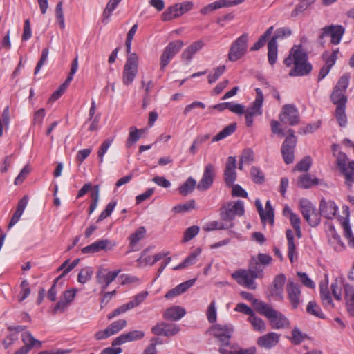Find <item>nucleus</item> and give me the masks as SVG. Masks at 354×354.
Instances as JSON below:
<instances>
[{
  "mask_svg": "<svg viewBox=\"0 0 354 354\" xmlns=\"http://www.w3.org/2000/svg\"><path fill=\"white\" fill-rule=\"evenodd\" d=\"M284 64L288 67L294 65L289 73L290 76L306 75L312 70V66L307 62L306 54L298 46L292 48L289 55L284 59Z\"/></svg>",
  "mask_w": 354,
  "mask_h": 354,
  "instance_id": "obj_1",
  "label": "nucleus"
},
{
  "mask_svg": "<svg viewBox=\"0 0 354 354\" xmlns=\"http://www.w3.org/2000/svg\"><path fill=\"white\" fill-rule=\"evenodd\" d=\"M253 304L260 314L270 320L272 328L281 329L289 326L290 322L287 317L270 305L257 299L254 300Z\"/></svg>",
  "mask_w": 354,
  "mask_h": 354,
  "instance_id": "obj_2",
  "label": "nucleus"
},
{
  "mask_svg": "<svg viewBox=\"0 0 354 354\" xmlns=\"http://www.w3.org/2000/svg\"><path fill=\"white\" fill-rule=\"evenodd\" d=\"M263 275V268L257 263L255 267L250 268L248 270H239L232 274V277L237 283L249 289L256 288L255 279L261 278Z\"/></svg>",
  "mask_w": 354,
  "mask_h": 354,
  "instance_id": "obj_3",
  "label": "nucleus"
},
{
  "mask_svg": "<svg viewBox=\"0 0 354 354\" xmlns=\"http://www.w3.org/2000/svg\"><path fill=\"white\" fill-rule=\"evenodd\" d=\"M349 80L350 75L347 73L344 74L333 88L330 98L336 107L346 106L347 102L346 92L349 84Z\"/></svg>",
  "mask_w": 354,
  "mask_h": 354,
  "instance_id": "obj_4",
  "label": "nucleus"
},
{
  "mask_svg": "<svg viewBox=\"0 0 354 354\" xmlns=\"http://www.w3.org/2000/svg\"><path fill=\"white\" fill-rule=\"evenodd\" d=\"M256 97L254 100L245 110V120L247 127H250L253 125L254 119L256 116L263 114V104L264 96L263 91L259 88H255Z\"/></svg>",
  "mask_w": 354,
  "mask_h": 354,
  "instance_id": "obj_5",
  "label": "nucleus"
},
{
  "mask_svg": "<svg viewBox=\"0 0 354 354\" xmlns=\"http://www.w3.org/2000/svg\"><path fill=\"white\" fill-rule=\"evenodd\" d=\"M337 166L344 177V184L348 189H351L354 184V162L348 161L344 154H339L337 159Z\"/></svg>",
  "mask_w": 354,
  "mask_h": 354,
  "instance_id": "obj_6",
  "label": "nucleus"
},
{
  "mask_svg": "<svg viewBox=\"0 0 354 354\" xmlns=\"http://www.w3.org/2000/svg\"><path fill=\"white\" fill-rule=\"evenodd\" d=\"M244 214L243 202L239 200L235 203H227L220 209V217L225 224L233 223L236 216H241Z\"/></svg>",
  "mask_w": 354,
  "mask_h": 354,
  "instance_id": "obj_7",
  "label": "nucleus"
},
{
  "mask_svg": "<svg viewBox=\"0 0 354 354\" xmlns=\"http://www.w3.org/2000/svg\"><path fill=\"white\" fill-rule=\"evenodd\" d=\"M299 207L304 218L310 226L315 227L320 223V216L315 205L310 201L306 198L300 199Z\"/></svg>",
  "mask_w": 354,
  "mask_h": 354,
  "instance_id": "obj_8",
  "label": "nucleus"
},
{
  "mask_svg": "<svg viewBox=\"0 0 354 354\" xmlns=\"http://www.w3.org/2000/svg\"><path fill=\"white\" fill-rule=\"evenodd\" d=\"M138 70V57L135 53L128 55L124 66L122 73V82L129 86L133 83L137 75Z\"/></svg>",
  "mask_w": 354,
  "mask_h": 354,
  "instance_id": "obj_9",
  "label": "nucleus"
},
{
  "mask_svg": "<svg viewBox=\"0 0 354 354\" xmlns=\"http://www.w3.org/2000/svg\"><path fill=\"white\" fill-rule=\"evenodd\" d=\"M344 32L345 28L342 25L326 26L320 29L318 39L319 42L323 44V39L325 37H329L331 44L337 45L341 42Z\"/></svg>",
  "mask_w": 354,
  "mask_h": 354,
  "instance_id": "obj_10",
  "label": "nucleus"
},
{
  "mask_svg": "<svg viewBox=\"0 0 354 354\" xmlns=\"http://www.w3.org/2000/svg\"><path fill=\"white\" fill-rule=\"evenodd\" d=\"M248 35L242 34L234 41L230 48L228 59L231 62H236L241 59L248 50Z\"/></svg>",
  "mask_w": 354,
  "mask_h": 354,
  "instance_id": "obj_11",
  "label": "nucleus"
},
{
  "mask_svg": "<svg viewBox=\"0 0 354 354\" xmlns=\"http://www.w3.org/2000/svg\"><path fill=\"white\" fill-rule=\"evenodd\" d=\"M194 8V3L190 1H185L182 3H176L168 7L162 14L163 21H170L174 18L179 17L185 13L190 11Z\"/></svg>",
  "mask_w": 354,
  "mask_h": 354,
  "instance_id": "obj_12",
  "label": "nucleus"
},
{
  "mask_svg": "<svg viewBox=\"0 0 354 354\" xmlns=\"http://www.w3.org/2000/svg\"><path fill=\"white\" fill-rule=\"evenodd\" d=\"M211 330L214 337L222 343V346H229L230 339L234 332L232 324H215L212 326Z\"/></svg>",
  "mask_w": 354,
  "mask_h": 354,
  "instance_id": "obj_13",
  "label": "nucleus"
},
{
  "mask_svg": "<svg viewBox=\"0 0 354 354\" xmlns=\"http://www.w3.org/2000/svg\"><path fill=\"white\" fill-rule=\"evenodd\" d=\"M288 134L281 146V154L285 162L290 164L294 160V149L296 146L297 138L291 129L288 130Z\"/></svg>",
  "mask_w": 354,
  "mask_h": 354,
  "instance_id": "obj_14",
  "label": "nucleus"
},
{
  "mask_svg": "<svg viewBox=\"0 0 354 354\" xmlns=\"http://www.w3.org/2000/svg\"><path fill=\"white\" fill-rule=\"evenodd\" d=\"M279 119L283 123L294 126L299 122V113L295 105L286 104L279 114Z\"/></svg>",
  "mask_w": 354,
  "mask_h": 354,
  "instance_id": "obj_15",
  "label": "nucleus"
},
{
  "mask_svg": "<svg viewBox=\"0 0 354 354\" xmlns=\"http://www.w3.org/2000/svg\"><path fill=\"white\" fill-rule=\"evenodd\" d=\"M115 245V242L109 239H97L93 243L82 248L81 251L83 254H94L102 250H111Z\"/></svg>",
  "mask_w": 354,
  "mask_h": 354,
  "instance_id": "obj_16",
  "label": "nucleus"
},
{
  "mask_svg": "<svg viewBox=\"0 0 354 354\" xmlns=\"http://www.w3.org/2000/svg\"><path fill=\"white\" fill-rule=\"evenodd\" d=\"M77 292V289L75 288L64 291L60 300L55 305L53 313L54 314L64 313L74 300Z\"/></svg>",
  "mask_w": 354,
  "mask_h": 354,
  "instance_id": "obj_17",
  "label": "nucleus"
},
{
  "mask_svg": "<svg viewBox=\"0 0 354 354\" xmlns=\"http://www.w3.org/2000/svg\"><path fill=\"white\" fill-rule=\"evenodd\" d=\"M288 299L293 310L298 308L301 303V286L294 281H289L286 285Z\"/></svg>",
  "mask_w": 354,
  "mask_h": 354,
  "instance_id": "obj_18",
  "label": "nucleus"
},
{
  "mask_svg": "<svg viewBox=\"0 0 354 354\" xmlns=\"http://www.w3.org/2000/svg\"><path fill=\"white\" fill-rule=\"evenodd\" d=\"M215 175L216 171L214 166L210 163L207 164L204 167L202 178L197 184V189L199 191L209 189L214 183Z\"/></svg>",
  "mask_w": 354,
  "mask_h": 354,
  "instance_id": "obj_19",
  "label": "nucleus"
},
{
  "mask_svg": "<svg viewBox=\"0 0 354 354\" xmlns=\"http://www.w3.org/2000/svg\"><path fill=\"white\" fill-rule=\"evenodd\" d=\"M236 160L234 156L227 158L224 169V180L227 186L231 187L236 180Z\"/></svg>",
  "mask_w": 354,
  "mask_h": 354,
  "instance_id": "obj_20",
  "label": "nucleus"
},
{
  "mask_svg": "<svg viewBox=\"0 0 354 354\" xmlns=\"http://www.w3.org/2000/svg\"><path fill=\"white\" fill-rule=\"evenodd\" d=\"M120 272V269L115 271L99 270L96 274L97 283L102 286V290H105L116 279Z\"/></svg>",
  "mask_w": 354,
  "mask_h": 354,
  "instance_id": "obj_21",
  "label": "nucleus"
},
{
  "mask_svg": "<svg viewBox=\"0 0 354 354\" xmlns=\"http://www.w3.org/2000/svg\"><path fill=\"white\" fill-rule=\"evenodd\" d=\"M326 234L328 243L335 251H342L345 246L341 240L340 236L336 232L335 227L331 223L326 224Z\"/></svg>",
  "mask_w": 354,
  "mask_h": 354,
  "instance_id": "obj_22",
  "label": "nucleus"
},
{
  "mask_svg": "<svg viewBox=\"0 0 354 354\" xmlns=\"http://www.w3.org/2000/svg\"><path fill=\"white\" fill-rule=\"evenodd\" d=\"M149 250L148 248L144 250L140 258L137 259V262L140 266H153L156 262L169 254V252H162L151 256L149 254Z\"/></svg>",
  "mask_w": 354,
  "mask_h": 354,
  "instance_id": "obj_23",
  "label": "nucleus"
},
{
  "mask_svg": "<svg viewBox=\"0 0 354 354\" xmlns=\"http://www.w3.org/2000/svg\"><path fill=\"white\" fill-rule=\"evenodd\" d=\"M287 239V255L291 263H295L298 259V252L295 241V234L292 230L288 229L286 231Z\"/></svg>",
  "mask_w": 354,
  "mask_h": 354,
  "instance_id": "obj_24",
  "label": "nucleus"
},
{
  "mask_svg": "<svg viewBox=\"0 0 354 354\" xmlns=\"http://www.w3.org/2000/svg\"><path fill=\"white\" fill-rule=\"evenodd\" d=\"M338 209V206L333 201L322 199L320 201V214L328 219H333L335 216Z\"/></svg>",
  "mask_w": 354,
  "mask_h": 354,
  "instance_id": "obj_25",
  "label": "nucleus"
},
{
  "mask_svg": "<svg viewBox=\"0 0 354 354\" xmlns=\"http://www.w3.org/2000/svg\"><path fill=\"white\" fill-rule=\"evenodd\" d=\"M242 2L241 0L238 1H229V0H218L214 1L212 3H209L203 8L201 9L200 13L203 15H206L215 10L224 8V7H231L233 6H236Z\"/></svg>",
  "mask_w": 354,
  "mask_h": 354,
  "instance_id": "obj_26",
  "label": "nucleus"
},
{
  "mask_svg": "<svg viewBox=\"0 0 354 354\" xmlns=\"http://www.w3.org/2000/svg\"><path fill=\"white\" fill-rule=\"evenodd\" d=\"M145 336V333L142 330H131L127 333L122 334L113 339L112 345L113 346L121 345L128 342L141 339Z\"/></svg>",
  "mask_w": 354,
  "mask_h": 354,
  "instance_id": "obj_27",
  "label": "nucleus"
},
{
  "mask_svg": "<svg viewBox=\"0 0 354 354\" xmlns=\"http://www.w3.org/2000/svg\"><path fill=\"white\" fill-rule=\"evenodd\" d=\"M279 337L280 335L279 334L271 332L259 337L257 339V344L262 348L270 349L278 344Z\"/></svg>",
  "mask_w": 354,
  "mask_h": 354,
  "instance_id": "obj_28",
  "label": "nucleus"
},
{
  "mask_svg": "<svg viewBox=\"0 0 354 354\" xmlns=\"http://www.w3.org/2000/svg\"><path fill=\"white\" fill-rule=\"evenodd\" d=\"M344 290L347 311L354 317V287L346 283L344 286Z\"/></svg>",
  "mask_w": 354,
  "mask_h": 354,
  "instance_id": "obj_29",
  "label": "nucleus"
},
{
  "mask_svg": "<svg viewBox=\"0 0 354 354\" xmlns=\"http://www.w3.org/2000/svg\"><path fill=\"white\" fill-rule=\"evenodd\" d=\"M203 46L204 42L202 40L193 42L183 50L181 55L182 59L188 62L191 61L194 54L202 49Z\"/></svg>",
  "mask_w": 354,
  "mask_h": 354,
  "instance_id": "obj_30",
  "label": "nucleus"
},
{
  "mask_svg": "<svg viewBox=\"0 0 354 354\" xmlns=\"http://www.w3.org/2000/svg\"><path fill=\"white\" fill-rule=\"evenodd\" d=\"M319 292L322 303L325 308H334V304L328 288V282L319 284Z\"/></svg>",
  "mask_w": 354,
  "mask_h": 354,
  "instance_id": "obj_31",
  "label": "nucleus"
},
{
  "mask_svg": "<svg viewBox=\"0 0 354 354\" xmlns=\"http://www.w3.org/2000/svg\"><path fill=\"white\" fill-rule=\"evenodd\" d=\"M286 281V276L283 274L277 275L273 281L272 293L280 299L283 298V286Z\"/></svg>",
  "mask_w": 354,
  "mask_h": 354,
  "instance_id": "obj_32",
  "label": "nucleus"
},
{
  "mask_svg": "<svg viewBox=\"0 0 354 354\" xmlns=\"http://www.w3.org/2000/svg\"><path fill=\"white\" fill-rule=\"evenodd\" d=\"M185 313V310L183 308L176 306L167 309L165 312L164 317L167 319L179 320Z\"/></svg>",
  "mask_w": 354,
  "mask_h": 354,
  "instance_id": "obj_33",
  "label": "nucleus"
},
{
  "mask_svg": "<svg viewBox=\"0 0 354 354\" xmlns=\"http://www.w3.org/2000/svg\"><path fill=\"white\" fill-rule=\"evenodd\" d=\"M319 184V179L316 177L311 176L308 174L300 176L297 180V185L299 187L308 189L313 185Z\"/></svg>",
  "mask_w": 354,
  "mask_h": 354,
  "instance_id": "obj_34",
  "label": "nucleus"
},
{
  "mask_svg": "<svg viewBox=\"0 0 354 354\" xmlns=\"http://www.w3.org/2000/svg\"><path fill=\"white\" fill-rule=\"evenodd\" d=\"M21 340L24 344V346H23L22 347H27L28 348V352L34 346H37L38 348L41 347V342L36 339L28 331L22 333Z\"/></svg>",
  "mask_w": 354,
  "mask_h": 354,
  "instance_id": "obj_35",
  "label": "nucleus"
},
{
  "mask_svg": "<svg viewBox=\"0 0 354 354\" xmlns=\"http://www.w3.org/2000/svg\"><path fill=\"white\" fill-rule=\"evenodd\" d=\"M201 253V248H196L181 263L174 267V270H177L194 265L197 261V257L200 255Z\"/></svg>",
  "mask_w": 354,
  "mask_h": 354,
  "instance_id": "obj_36",
  "label": "nucleus"
},
{
  "mask_svg": "<svg viewBox=\"0 0 354 354\" xmlns=\"http://www.w3.org/2000/svg\"><path fill=\"white\" fill-rule=\"evenodd\" d=\"M145 131V129H138L136 127H131L129 128V137L126 141V147L129 148L136 143L142 136V134Z\"/></svg>",
  "mask_w": 354,
  "mask_h": 354,
  "instance_id": "obj_37",
  "label": "nucleus"
},
{
  "mask_svg": "<svg viewBox=\"0 0 354 354\" xmlns=\"http://www.w3.org/2000/svg\"><path fill=\"white\" fill-rule=\"evenodd\" d=\"M274 27H269L266 32L259 38L258 41L250 48L251 51H256L265 46L268 39L273 32Z\"/></svg>",
  "mask_w": 354,
  "mask_h": 354,
  "instance_id": "obj_38",
  "label": "nucleus"
},
{
  "mask_svg": "<svg viewBox=\"0 0 354 354\" xmlns=\"http://www.w3.org/2000/svg\"><path fill=\"white\" fill-rule=\"evenodd\" d=\"M274 27H269L266 32L259 38L258 41L250 48L251 51H256L265 46L268 39L273 32Z\"/></svg>",
  "mask_w": 354,
  "mask_h": 354,
  "instance_id": "obj_39",
  "label": "nucleus"
},
{
  "mask_svg": "<svg viewBox=\"0 0 354 354\" xmlns=\"http://www.w3.org/2000/svg\"><path fill=\"white\" fill-rule=\"evenodd\" d=\"M274 27H269L266 32L259 38L258 41L250 48L251 51H256L265 46L268 39L273 32Z\"/></svg>",
  "mask_w": 354,
  "mask_h": 354,
  "instance_id": "obj_40",
  "label": "nucleus"
},
{
  "mask_svg": "<svg viewBox=\"0 0 354 354\" xmlns=\"http://www.w3.org/2000/svg\"><path fill=\"white\" fill-rule=\"evenodd\" d=\"M197 187L196 181L192 178L189 177L178 188L179 193L183 196H187L190 194L195 187Z\"/></svg>",
  "mask_w": 354,
  "mask_h": 354,
  "instance_id": "obj_41",
  "label": "nucleus"
},
{
  "mask_svg": "<svg viewBox=\"0 0 354 354\" xmlns=\"http://www.w3.org/2000/svg\"><path fill=\"white\" fill-rule=\"evenodd\" d=\"M234 227V223L225 224L222 222H218L217 221H213L211 222H208L205 223V225L203 227V229L205 231H213L216 230H226L230 229Z\"/></svg>",
  "mask_w": 354,
  "mask_h": 354,
  "instance_id": "obj_42",
  "label": "nucleus"
},
{
  "mask_svg": "<svg viewBox=\"0 0 354 354\" xmlns=\"http://www.w3.org/2000/svg\"><path fill=\"white\" fill-rule=\"evenodd\" d=\"M236 128V124L232 123L226 126L222 131L217 133L213 138L212 142H217L225 138L232 134Z\"/></svg>",
  "mask_w": 354,
  "mask_h": 354,
  "instance_id": "obj_43",
  "label": "nucleus"
},
{
  "mask_svg": "<svg viewBox=\"0 0 354 354\" xmlns=\"http://www.w3.org/2000/svg\"><path fill=\"white\" fill-rule=\"evenodd\" d=\"M277 44L274 41H269L268 43V59L270 65L276 63L277 59Z\"/></svg>",
  "mask_w": 354,
  "mask_h": 354,
  "instance_id": "obj_44",
  "label": "nucleus"
},
{
  "mask_svg": "<svg viewBox=\"0 0 354 354\" xmlns=\"http://www.w3.org/2000/svg\"><path fill=\"white\" fill-rule=\"evenodd\" d=\"M306 312L308 314L315 316L321 319L325 318V315L322 312L321 308L316 304V302L313 301H310L308 303L306 307Z\"/></svg>",
  "mask_w": 354,
  "mask_h": 354,
  "instance_id": "obj_45",
  "label": "nucleus"
},
{
  "mask_svg": "<svg viewBox=\"0 0 354 354\" xmlns=\"http://www.w3.org/2000/svg\"><path fill=\"white\" fill-rule=\"evenodd\" d=\"M342 227L344 230V236L348 240L349 245L354 248V236L352 234L348 218H346L342 222Z\"/></svg>",
  "mask_w": 354,
  "mask_h": 354,
  "instance_id": "obj_46",
  "label": "nucleus"
},
{
  "mask_svg": "<svg viewBox=\"0 0 354 354\" xmlns=\"http://www.w3.org/2000/svg\"><path fill=\"white\" fill-rule=\"evenodd\" d=\"M248 321L252 324L254 330L261 333L266 330L265 322L261 318L255 316L254 313L248 317Z\"/></svg>",
  "mask_w": 354,
  "mask_h": 354,
  "instance_id": "obj_47",
  "label": "nucleus"
},
{
  "mask_svg": "<svg viewBox=\"0 0 354 354\" xmlns=\"http://www.w3.org/2000/svg\"><path fill=\"white\" fill-rule=\"evenodd\" d=\"M119 3L118 1L113 0H109L107 3L105 9L103 11L102 21L105 24L108 23L109 21V18L112 15L113 10L117 8Z\"/></svg>",
  "mask_w": 354,
  "mask_h": 354,
  "instance_id": "obj_48",
  "label": "nucleus"
},
{
  "mask_svg": "<svg viewBox=\"0 0 354 354\" xmlns=\"http://www.w3.org/2000/svg\"><path fill=\"white\" fill-rule=\"evenodd\" d=\"M146 234V230L144 227H138L134 233H133L129 237V245L131 248H133L137 243L142 239Z\"/></svg>",
  "mask_w": 354,
  "mask_h": 354,
  "instance_id": "obj_49",
  "label": "nucleus"
},
{
  "mask_svg": "<svg viewBox=\"0 0 354 354\" xmlns=\"http://www.w3.org/2000/svg\"><path fill=\"white\" fill-rule=\"evenodd\" d=\"M291 35V30L286 27H281L277 28L275 31L274 35L270 39V41H274V44H277V40L283 39L289 37Z\"/></svg>",
  "mask_w": 354,
  "mask_h": 354,
  "instance_id": "obj_50",
  "label": "nucleus"
},
{
  "mask_svg": "<svg viewBox=\"0 0 354 354\" xmlns=\"http://www.w3.org/2000/svg\"><path fill=\"white\" fill-rule=\"evenodd\" d=\"M93 273V270L90 267L82 269L77 275V281L82 284L86 283L91 279Z\"/></svg>",
  "mask_w": 354,
  "mask_h": 354,
  "instance_id": "obj_51",
  "label": "nucleus"
},
{
  "mask_svg": "<svg viewBox=\"0 0 354 354\" xmlns=\"http://www.w3.org/2000/svg\"><path fill=\"white\" fill-rule=\"evenodd\" d=\"M127 326V321L125 319H118L112 322L108 327V330L111 335L120 331Z\"/></svg>",
  "mask_w": 354,
  "mask_h": 354,
  "instance_id": "obj_52",
  "label": "nucleus"
},
{
  "mask_svg": "<svg viewBox=\"0 0 354 354\" xmlns=\"http://www.w3.org/2000/svg\"><path fill=\"white\" fill-rule=\"evenodd\" d=\"M113 138H109L105 140L101 145L97 151V156L100 163L104 161V156L107 152L109 148L111 145Z\"/></svg>",
  "mask_w": 354,
  "mask_h": 354,
  "instance_id": "obj_53",
  "label": "nucleus"
},
{
  "mask_svg": "<svg viewBox=\"0 0 354 354\" xmlns=\"http://www.w3.org/2000/svg\"><path fill=\"white\" fill-rule=\"evenodd\" d=\"M206 316L208 322L209 323H214L217 319V313L216 308V301L214 300L212 301L209 305L207 307Z\"/></svg>",
  "mask_w": 354,
  "mask_h": 354,
  "instance_id": "obj_54",
  "label": "nucleus"
},
{
  "mask_svg": "<svg viewBox=\"0 0 354 354\" xmlns=\"http://www.w3.org/2000/svg\"><path fill=\"white\" fill-rule=\"evenodd\" d=\"M346 106L336 107L335 118L340 127H345L347 124V118L345 113Z\"/></svg>",
  "mask_w": 354,
  "mask_h": 354,
  "instance_id": "obj_55",
  "label": "nucleus"
},
{
  "mask_svg": "<svg viewBox=\"0 0 354 354\" xmlns=\"http://www.w3.org/2000/svg\"><path fill=\"white\" fill-rule=\"evenodd\" d=\"M183 42L181 40H176L170 42L165 49L170 54L175 56L183 46Z\"/></svg>",
  "mask_w": 354,
  "mask_h": 354,
  "instance_id": "obj_56",
  "label": "nucleus"
},
{
  "mask_svg": "<svg viewBox=\"0 0 354 354\" xmlns=\"http://www.w3.org/2000/svg\"><path fill=\"white\" fill-rule=\"evenodd\" d=\"M20 288L21 292L19 294L18 299L19 301H22L29 296L31 290L29 286V283L27 280H24L21 281L20 284Z\"/></svg>",
  "mask_w": 354,
  "mask_h": 354,
  "instance_id": "obj_57",
  "label": "nucleus"
},
{
  "mask_svg": "<svg viewBox=\"0 0 354 354\" xmlns=\"http://www.w3.org/2000/svg\"><path fill=\"white\" fill-rule=\"evenodd\" d=\"M91 197L92 201H91V205L89 206V209H88L89 214H91L97 207L98 200H99V186L98 185H95L94 187V190L92 192Z\"/></svg>",
  "mask_w": 354,
  "mask_h": 354,
  "instance_id": "obj_58",
  "label": "nucleus"
},
{
  "mask_svg": "<svg viewBox=\"0 0 354 354\" xmlns=\"http://www.w3.org/2000/svg\"><path fill=\"white\" fill-rule=\"evenodd\" d=\"M195 208V201L190 200L184 204H180L175 206L173 210L176 213H181L188 212Z\"/></svg>",
  "mask_w": 354,
  "mask_h": 354,
  "instance_id": "obj_59",
  "label": "nucleus"
},
{
  "mask_svg": "<svg viewBox=\"0 0 354 354\" xmlns=\"http://www.w3.org/2000/svg\"><path fill=\"white\" fill-rule=\"evenodd\" d=\"M307 335L297 328H295L292 330V337H290V341L292 344L297 345L299 344L306 337Z\"/></svg>",
  "mask_w": 354,
  "mask_h": 354,
  "instance_id": "obj_60",
  "label": "nucleus"
},
{
  "mask_svg": "<svg viewBox=\"0 0 354 354\" xmlns=\"http://www.w3.org/2000/svg\"><path fill=\"white\" fill-rule=\"evenodd\" d=\"M116 206L115 201L109 202L106 208L101 212L97 218V222H100L106 218L109 217L114 210L115 207Z\"/></svg>",
  "mask_w": 354,
  "mask_h": 354,
  "instance_id": "obj_61",
  "label": "nucleus"
},
{
  "mask_svg": "<svg viewBox=\"0 0 354 354\" xmlns=\"http://www.w3.org/2000/svg\"><path fill=\"white\" fill-rule=\"evenodd\" d=\"M250 175L255 183H262L264 181V175L261 169L257 167H252Z\"/></svg>",
  "mask_w": 354,
  "mask_h": 354,
  "instance_id": "obj_62",
  "label": "nucleus"
},
{
  "mask_svg": "<svg viewBox=\"0 0 354 354\" xmlns=\"http://www.w3.org/2000/svg\"><path fill=\"white\" fill-rule=\"evenodd\" d=\"M199 227L193 225L188 227L184 232L183 241L187 242L195 237L199 232Z\"/></svg>",
  "mask_w": 354,
  "mask_h": 354,
  "instance_id": "obj_63",
  "label": "nucleus"
},
{
  "mask_svg": "<svg viewBox=\"0 0 354 354\" xmlns=\"http://www.w3.org/2000/svg\"><path fill=\"white\" fill-rule=\"evenodd\" d=\"M147 296L148 292L142 291L134 296L133 299L129 301V303L130 304L132 308H133L142 303Z\"/></svg>",
  "mask_w": 354,
  "mask_h": 354,
  "instance_id": "obj_64",
  "label": "nucleus"
}]
</instances>
